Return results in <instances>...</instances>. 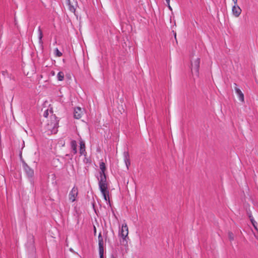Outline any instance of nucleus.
<instances>
[{"label":"nucleus","instance_id":"2","mask_svg":"<svg viewBox=\"0 0 258 258\" xmlns=\"http://www.w3.org/2000/svg\"><path fill=\"white\" fill-rule=\"evenodd\" d=\"M58 121L55 115H51V120L47 124V128L50 131L51 133H56L57 128L58 127Z\"/></svg>","mask_w":258,"mask_h":258},{"label":"nucleus","instance_id":"28","mask_svg":"<svg viewBox=\"0 0 258 258\" xmlns=\"http://www.w3.org/2000/svg\"><path fill=\"white\" fill-rule=\"evenodd\" d=\"M166 3L169 5V2H170V0H165Z\"/></svg>","mask_w":258,"mask_h":258},{"label":"nucleus","instance_id":"7","mask_svg":"<svg viewBox=\"0 0 258 258\" xmlns=\"http://www.w3.org/2000/svg\"><path fill=\"white\" fill-rule=\"evenodd\" d=\"M78 194V189L77 187H74L69 194V200L72 202H74L76 200V198Z\"/></svg>","mask_w":258,"mask_h":258},{"label":"nucleus","instance_id":"32","mask_svg":"<svg viewBox=\"0 0 258 258\" xmlns=\"http://www.w3.org/2000/svg\"><path fill=\"white\" fill-rule=\"evenodd\" d=\"M169 8L170 9H171V7H170V6L169 5Z\"/></svg>","mask_w":258,"mask_h":258},{"label":"nucleus","instance_id":"22","mask_svg":"<svg viewBox=\"0 0 258 258\" xmlns=\"http://www.w3.org/2000/svg\"><path fill=\"white\" fill-rule=\"evenodd\" d=\"M228 237H229V239H230V240H231V241L233 240H234L233 234L232 232H229L228 233Z\"/></svg>","mask_w":258,"mask_h":258},{"label":"nucleus","instance_id":"21","mask_svg":"<svg viewBox=\"0 0 258 258\" xmlns=\"http://www.w3.org/2000/svg\"><path fill=\"white\" fill-rule=\"evenodd\" d=\"M250 221H251L252 225L253 226V227L255 228V229H257V228H256L257 223H256V222L254 220V219H250Z\"/></svg>","mask_w":258,"mask_h":258},{"label":"nucleus","instance_id":"27","mask_svg":"<svg viewBox=\"0 0 258 258\" xmlns=\"http://www.w3.org/2000/svg\"><path fill=\"white\" fill-rule=\"evenodd\" d=\"M232 1L234 2V4H236L237 3V0H232Z\"/></svg>","mask_w":258,"mask_h":258},{"label":"nucleus","instance_id":"3","mask_svg":"<svg viewBox=\"0 0 258 258\" xmlns=\"http://www.w3.org/2000/svg\"><path fill=\"white\" fill-rule=\"evenodd\" d=\"M98 180L100 190L104 191L105 189H108L106 175H100V178H98Z\"/></svg>","mask_w":258,"mask_h":258},{"label":"nucleus","instance_id":"10","mask_svg":"<svg viewBox=\"0 0 258 258\" xmlns=\"http://www.w3.org/2000/svg\"><path fill=\"white\" fill-rule=\"evenodd\" d=\"M80 154L81 155H84V156L87 155V153L85 150V143L82 140L80 141Z\"/></svg>","mask_w":258,"mask_h":258},{"label":"nucleus","instance_id":"24","mask_svg":"<svg viewBox=\"0 0 258 258\" xmlns=\"http://www.w3.org/2000/svg\"><path fill=\"white\" fill-rule=\"evenodd\" d=\"M2 75L4 76H5L8 75V72H7V71H2Z\"/></svg>","mask_w":258,"mask_h":258},{"label":"nucleus","instance_id":"17","mask_svg":"<svg viewBox=\"0 0 258 258\" xmlns=\"http://www.w3.org/2000/svg\"><path fill=\"white\" fill-rule=\"evenodd\" d=\"M57 80L62 81L64 79V73L62 72H59L57 75Z\"/></svg>","mask_w":258,"mask_h":258},{"label":"nucleus","instance_id":"8","mask_svg":"<svg viewBox=\"0 0 258 258\" xmlns=\"http://www.w3.org/2000/svg\"><path fill=\"white\" fill-rule=\"evenodd\" d=\"M241 9L237 5V3L234 4V5L232 7V14L235 17H238L241 13Z\"/></svg>","mask_w":258,"mask_h":258},{"label":"nucleus","instance_id":"19","mask_svg":"<svg viewBox=\"0 0 258 258\" xmlns=\"http://www.w3.org/2000/svg\"><path fill=\"white\" fill-rule=\"evenodd\" d=\"M83 161L86 164H91V160L89 158L87 157L86 156H85Z\"/></svg>","mask_w":258,"mask_h":258},{"label":"nucleus","instance_id":"13","mask_svg":"<svg viewBox=\"0 0 258 258\" xmlns=\"http://www.w3.org/2000/svg\"><path fill=\"white\" fill-rule=\"evenodd\" d=\"M38 38H39V43L41 45L42 47H43V41H42V37H43V33L42 30L40 28V27H38Z\"/></svg>","mask_w":258,"mask_h":258},{"label":"nucleus","instance_id":"14","mask_svg":"<svg viewBox=\"0 0 258 258\" xmlns=\"http://www.w3.org/2000/svg\"><path fill=\"white\" fill-rule=\"evenodd\" d=\"M71 149L74 155L77 153V143L75 140H72L71 142Z\"/></svg>","mask_w":258,"mask_h":258},{"label":"nucleus","instance_id":"16","mask_svg":"<svg viewBox=\"0 0 258 258\" xmlns=\"http://www.w3.org/2000/svg\"><path fill=\"white\" fill-rule=\"evenodd\" d=\"M101 194H102L104 199L106 201H109V191L108 189H105L104 191L100 190Z\"/></svg>","mask_w":258,"mask_h":258},{"label":"nucleus","instance_id":"15","mask_svg":"<svg viewBox=\"0 0 258 258\" xmlns=\"http://www.w3.org/2000/svg\"><path fill=\"white\" fill-rule=\"evenodd\" d=\"M99 167L100 169V171L99 172L100 175H106L105 173V171L106 170V166L105 164L103 162H101L100 163Z\"/></svg>","mask_w":258,"mask_h":258},{"label":"nucleus","instance_id":"11","mask_svg":"<svg viewBox=\"0 0 258 258\" xmlns=\"http://www.w3.org/2000/svg\"><path fill=\"white\" fill-rule=\"evenodd\" d=\"M82 109L80 107H77L74 110V117L76 119H80L82 117Z\"/></svg>","mask_w":258,"mask_h":258},{"label":"nucleus","instance_id":"1","mask_svg":"<svg viewBox=\"0 0 258 258\" xmlns=\"http://www.w3.org/2000/svg\"><path fill=\"white\" fill-rule=\"evenodd\" d=\"M128 230L126 223L122 224L121 230L119 231V236L121 237L120 243L123 245H126L127 243L126 239L128 237Z\"/></svg>","mask_w":258,"mask_h":258},{"label":"nucleus","instance_id":"31","mask_svg":"<svg viewBox=\"0 0 258 258\" xmlns=\"http://www.w3.org/2000/svg\"><path fill=\"white\" fill-rule=\"evenodd\" d=\"M51 74H52V75H54V72H53H53H51Z\"/></svg>","mask_w":258,"mask_h":258},{"label":"nucleus","instance_id":"25","mask_svg":"<svg viewBox=\"0 0 258 258\" xmlns=\"http://www.w3.org/2000/svg\"><path fill=\"white\" fill-rule=\"evenodd\" d=\"M249 218L250 220L251 219H253V217L252 216V215H251V214H250L249 215Z\"/></svg>","mask_w":258,"mask_h":258},{"label":"nucleus","instance_id":"18","mask_svg":"<svg viewBox=\"0 0 258 258\" xmlns=\"http://www.w3.org/2000/svg\"><path fill=\"white\" fill-rule=\"evenodd\" d=\"M54 53L56 56L60 57L62 56V53L60 52L57 48H56L54 50Z\"/></svg>","mask_w":258,"mask_h":258},{"label":"nucleus","instance_id":"30","mask_svg":"<svg viewBox=\"0 0 258 258\" xmlns=\"http://www.w3.org/2000/svg\"><path fill=\"white\" fill-rule=\"evenodd\" d=\"M176 33H175V34H174V37H175V39H176Z\"/></svg>","mask_w":258,"mask_h":258},{"label":"nucleus","instance_id":"4","mask_svg":"<svg viewBox=\"0 0 258 258\" xmlns=\"http://www.w3.org/2000/svg\"><path fill=\"white\" fill-rule=\"evenodd\" d=\"M22 165L27 177L31 180L34 174L33 169L31 168L24 161H22Z\"/></svg>","mask_w":258,"mask_h":258},{"label":"nucleus","instance_id":"20","mask_svg":"<svg viewBox=\"0 0 258 258\" xmlns=\"http://www.w3.org/2000/svg\"><path fill=\"white\" fill-rule=\"evenodd\" d=\"M69 10L70 11L72 12H74L75 11V9L74 6H72L70 4V0H69Z\"/></svg>","mask_w":258,"mask_h":258},{"label":"nucleus","instance_id":"5","mask_svg":"<svg viewBox=\"0 0 258 258\" xmlns=\"http://www.w3.org/2000/svg\"><path fill=\"white\" fill-rule=\"evenodd\" d=\"M98 245H99V253L100 258H103V252H104V242L103 237L101 235V233L99 234L98 237Z\"/></svg>","mask_w":258,"mask_h":258},{"label":"nucleus","instance_id":"9","mask_svg":"<svg viewBox=\"0 0 258 258\" xmlns=\"http://www.w3.org/2000/svg\"><path fill=\"white\" fill-rule=\"evenodd\" d=\"M234 85L235 86L234 87V90L235 91V92L237 94V95H238V97H239V100H240L241 101H244V95L243 94V93L241 92V91L237 88V84L236 83H234Z\"/></svg>","mask_w":258,"mask_h":258},{"label":"nucleus","instance_id":"26","mask_svg":"<svg viewBox=\"0 0 258 258\" xmlns=\"http://www.w3.org/2000/svg\"><path fill=\"white\" fill-rule=\"evenodd\" d=\"M94 232L95 234L96 233V227L95 226H94Z\"/></svg>","mask_w":258,"mask_h":258},{"label":"nucleus","instance_id":"23","mask_svg":"<svg viewBox=\"0 0 258 258\" xmlns=\"http://www.w3.org/2000/svg\"><path fill=\"white\" fill-rule=\"evenodd\" d=\"M48 115V109L46 110L43 113V116L45 117H47Z\"/></svg>","mask_w":258,"mask_h":258},{"label":"nucleus","instance_id":"6","mask_svg":"<svg viewBox=\"0 0 258 258\" xmlns=\"http://www.w3.org/2000/svg\"><path fill=\"white\" fill-rule=\"evenodd\" d=\"M200 64V59L198 58L196 59L194 62H191V70L192 72L193 70L195 71L196 75L198 76L199 74V68Z\"/></svg>","mask_w":258,"mask_h":258},{"label":"nucleus","instance_id":"12","mask_svg":"<svg viewBox=\"0 0 258 258\" xmlns=\"http://www.w3.org/2000/svg\"><path fill=\"white\" fill-rule=\"evenodd\" d=\"M124 161L127 169L130 165V156L128 152H124L123 153Z\"/></svg>","mask_w":258,"mask_h":258},{"label":"nucleus","instance_id":"29","mask_svg":"<svg viewBox=\"0 0 258 258\" xmlns=\"http://www.w3.org/2000/svg\"><path fill=\"white\" fill-rule=\"evenodd\" d=\"M111 258H116L114 255H112Z\"/></svg>","mask_w":258,"mask_h":258}]
</instances>
